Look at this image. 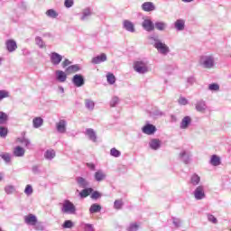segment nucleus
Segmentation results:
<instances>
[{
	"label": "nucleus",
	"mask_w": 231,
	"mask_h": 231,
	"mask_svg": "<svg viewBox=\"0 0 231 231\" xmlns=\"http://www.w3.org/2000/svg\"><path fill=\"white\" fill-rule=\"evenodd\" d=\"M150 40L154 42L153 47L157 50L158 53H161V55H167L168 53H171L169 46L163 43L158 35L151 36Z\"/></svg>",
	"instance_id": "obj_1"
},
{
	"label": "nucleus",
	"mask_w": 231,
	"mask_h": 231,
	"mask_svg": "<svg viewBox=\"0 0 231 231\" xmlns=\"http://www.w3.org/2000/svg\"><path fill=\"white\" fill-rule=\"evenodd\" d=\"M199 64L204 69H212L216 64V60L212 54H204L199 57Z\"/></svg>",
	"instance_id": "obj_2"
},
{
	"label": "nucleus",
	"mask_w": 231,
	"mask_h": 231,
	"mask_svg": "<svg viewBox=\"0 0 231 231\" xmlns=\"http://www.w3.org/2000/svg\"><path fill=\"white\" fill-rule=\"evenodd\" d=\"M134 69L139 75H145V73H149V62L143 60L134 61Z\"/></svg>",
	"instance_id": "obj_3"
},
{
	"label": "nucleus",
	"mask_w": 231,
	"mask_h": 231,
	"mask_svg": "<svg viewBox=\"0 0 231 231\" xmlns=\"http://www.w3.org/2000/svg\"><path fill=\"white\" fill-rule=\"evenodd\" d=\"M61 212L62 214H76L77 208L71 201L65 200L61 207Z\"/></svg>",
	"instance_id": "obj_4"
},
{
	"label": "nucleus",
	"mask_w": 231,
	"mask_h": 231,
	"mask_svg": "<svg viewBox=\"0 0 231 231\" xmlns=\"http://www.w3.org/2000/svg\"><path fill=\"white\" fill-rule=\"evenodd\" d=\"M193 196L195 199H197V201L205 199V198L207 197V195L205 194V187L198 186L193 191Z\"/></svg>",
	"instance_id": "obj_5"
},
{
	"label": "nucleus",
	"mask_w": 231,
	"mask_h": 231,
	"mask_svg": "<svg viewBox=\"0 0 231 231\" xmlns=\"http://www.w3.org/2000/svg\"><path fill=\"white\" fill-rule=\"evenodd\" d=\"M156 131H158V129L151 123H147L145 126L142 128V133H143V134H147L148 136L154 134Z\"/></svg>",
	"instance_id": "obj_6"
},
{
	"label": "nucleus",
	"mask_w": 231,
	"mask_h": 231,
	"mask_svg": "<svg viewBox=\"0 0 231 231\" xmlns=\"http://www.w3.org/2000/svg\"><path fill=\"white\" fill-rule=\"evenodd\" d=\"M72 84H74L76 88H82V86L86 84V79H84L82 74H76L72 78Z\"/></svg>",
	"instance_id": "obj_7"
},
{
	"label": "nucleus",
	"mask_w": 231,
	"mask_h": 231,
	"mask_svg": "<svg viewBox=\"0 0 231 231\" xmlns=\"http://www.w3.org/2000/svg\"><path fill=\"white\" fill-rule=\"evenodd\" d=\"M51 62L53 66H59L62 62V55L57 52H51L50 55Z\"/></svg>",
	"instance_id": "obj_8"
},
{
	"label": "nucleus",
	"mask_w": 231,
	"mask_h": 231,
	"mask_svg": "<svg viewBox=\"0 0 231 231\" xmlns=\"http://www.w3.org/2000/svg\"><path fill=\"white\" fill-rule=\"evenodd\" d=\"M149 116L151 118H162V116H165V112L158 107H154L149 112Z\"/></svg>",
	"instance_id": "obj_9"
},
{
	"label": "nucleus",
	"mask_w": 231,
	"mask_h": 231,
	"mask_svg": "<svg viewBox=\"0 0 231 231\" xmlns=\"http://www.w3.org/2000/svg\"><path fill=\"white\" fill-rule=\"evenodd\" d=\"M180 160L185 163V165H189L190 163V152L182 150L179 154Z\"/></svg>",
	"instance_id": "obj_10"
},
{
	"label": "nucleus",
	"mask_w": 231,
	"mask_h": 231,
	"mask_svg": "<svg viewBox=\"0 0 231 231\" xmlns=\"http://www.w3.org/2000/svg\"><path fill=\"white\" fill-rule=\"evenodd\" d=\"M195 108L196 111H198L199 113H205V111H207V103L205 102V100L200 99L197 101Z\"/></svg>",
	"instance_id": "obj_11"
},
{
	"label": "nucleus",
	"mask_w": 231,
	"mask_h": 231,
	"mask_svg": "<svg viewBox=\"0 0 231 231\" xmlns=\"http://www.w3.org/2000/svg\"><path fill=\"white\" fill-rule=\"evenodd\" d=\"M6 50L9 53H13L17 50V42L14 40H7L5 42Z\"/></svg>",
	"instance_id": "obj_12"
},
{
	"label": "nucleus",
	"mask_w": 231,
	"mask_h": 231,
	"mask_svg": "<svg viewBox=\"0 0 231 231\" xmlns=\"http://www.w3.org/2000/svg\"><path fill=\"white\" fill-rule=\"evenodd\" d=\"M80 69H82V68L79 64L70 65L65 69V73L67 75H73V73H78Z\"/></svg>",
	"instance_id": "obj_13"
},
{
	"label": "nucleus",
	"mask_w": 231,
	"mask_h": 231,
	"mask_svg": "<svg viewBox=\"0 0 231 231\" xmlns=\"http://www.w3.org/2000/svg\"><path fill=\"white\" fill-rule=\"evenodd\" d=\"M142 26L146 32H152L154 30V23L150 19L143 20Z\"/></svg>",
	"instance_id": "obj_14"
},
{
	"label": "nucleus",
	"mask_w": 231,
	"mask_h": 231,
	"mask_svg": "<svg viewBox=\"0 0 231 231\" xmlns=\"http://www.w3.org/2000/svg\"><path fill=\"white\" fill-rule=\"evenodd\" d=\"M192 124V118L189 116H186L182 118L180 128V129H189V126Z\"/></svg>",
	"instance_id": "obj_15"
},
{
	"label": "nucleus",
	"mask_w": 231,
	"mask_h": 231,
	"mask_svg": "<svg viewBox=\"0 0 231 231\" xmlns=\"http://www.w3.org/2000/svg\"><path fill=\"white\" fill-rule=\"evenodd\" d=\"M107 60V55L106 53H102L101 55H97L91 60L92 64H100L101 62H106Z\"/></svg>",
	"instance_id": "obj_16"
},
{
	"label": "nucleus",
	"mask_w": 231,
	"mask_h": 231,
	"mask_svg": "<svg viewBox=\"0 0 231 231\" xmlns=\"http://www.w3.org/2000/svg\"><path fill=\"white\" fill-rule=\"evenodd\" d=\"M123 27L125 28V30H126V32H130L131 33H134V32L136 31L134 29V23H133V22L129 20H125L123 22Z\"/></svg>",
	"instance_id": "obj_17"
},
{
	"label": "nucleus",
	"mask_w": 231,
	"mask_h": 231,
	"mask_svg": "<svg viewBox=\"0 0 231 231\" xmlns=\"http://www.w3.org/2000/svg\"><path fill=\"white\" fill-rule=\"evenodd\" d=\"M24 223H26V225H31L32 226H33L37 224V217H35V215L33 214H29L28 216L24 217Z\"/></svg>",
	"instance_id": "obj_18"
},
{
	"label": "nucleus",
	"mask_w": 231,
	"mask_h": 231,
	"mask_svg": "<svg viewBox=\"0 0 231 231\" xmlns=\"http://www.w3.org/2000/svg\"><path fill=\"white\" fill-rule=\"evenodd\" d=\"M66 125H68V123L66 120L61 119L59 121V123L56 124V129L58 133L64 134L66 133Z\"/></svg>",
	"instance_id": "obj_19"
},
{
	"label": "nucleus",
	"mask_w": 231,
	"mask_h": 231,
	"mask_svg": "<svg viewBox=\"0 0 231 231\" xmlns=\"http://www.w3.org/2000/svg\"><path fill=\"white\" fill-rule=\"evenodd\" d=\"M76 181L80 189H88V187H89V181L84 177L76 178Z\"/></svg>",
	"instance_id": "obj_20"
},
{
	"label": "nucleus",
	"mask_w": 231,
	"mask_h": 231,
	"mask_svg": "<svg viewBox=\"0 0 231 231\" xmlns=\"http://www.w3.org/2000/svg\"><path fill=\"white\" fill-rule=\"evenodd\" d=\"M142 8L143 12H153V10H156V6H154L152 2H144L142 5Z\"/></svg>",
	"instance_id": "obj_21"
},
{
	"label": "nucleus",
	"mask_w": 231,
	"mask_h": 231,
	"mask_svg": "<svg viewBox=\"0 0 231 231\" xmlns=\"http://www.w3.org/2000/svg\"><path fill=\"white\" fill-rule=\"evenodd\" d=\"M174 28L175 30H177V32H183V30H185V20H176V22L174 23Z\"/></svg>",
	"instance_id": "obj_22"
},
{
	"label": "nucleus",
	"mask_w": 231,
	"mask_h": 231,
	"mask_svg": "<svg viewBox=\"0 0 231 231\" xmlns=\"http://www.w3.org/2000/svg\"><path fill=\"white\" fill-rule=\"evenodd\" d=\"M149 145L153 151H158V149L162 147V141H160V139H152Z\"/></svg>",
	"instance_id": "obj_23"
},
{
	"label": "nucleus",
	"mask_w": 231,
	"mask_h": 231,
	"mask_svg": "<svg viewBox=\"0 0 231 231\" xmlns=\"http://www.w3.org/2000/svg\"><path fill=\"white\" fill-rule=\"evenodd\" d=\"M56 79L59 82H64L68 79V74L62 70H56Z\"/></svg>",
	"instance_id": "obj_24"
},
{
	"label": "nucleus",
	"mask_w": 231,
	"mask_h": 231,
	"mask_svg": "<svg viewBox=\"0 0 231 231\" xmlns=\"http://www.w3.org/2000/svg\"><path fill=\"white\" fill-rule=\"evenodd\" d=\"M91 8L87 7L82 11L80 21H88L91 17Z\"/></svg>",
	"instance_id": "obj_25"
},
{
	"label": "nucleus",
	"mask_w": 231,
	"mask_h": 231,
	"mask_svg": "<svg viewBox=\"0 0 231 231\" xmlns=\"http://www.w3.org/2000/svg\"><path fill=\"white\" fill-rule=\"evenodd\" d=\"M86 134L88 136V139L91 140V142H97V133L93 128H88L86 130Z\"/></svg>",
	"instance_id": "obj_26"
},
{
	"label": "nucleus",
	"mask_w": 231,
	"mask_h": 231,
	"mask_svg": "<svg viewBox=\"0 0 231 231\" xmlns=\"http://www.w3.org/2000/svg\"><path fill=\"white\" fill-rule=\"evenodd\" d=\"M24 148L21 146H16L13 152L14 155L16 156L17 158H23V156H24Z\"/></svg>",
	"instance_id": "obj_27"
},
{
	"label": "nucleus",
	"mask_w": 231,
	"mask_h": 231,
	"mask_svg": "<svg viewBox=\"0 0 231 231\" xmlns=\"http://www.w3.org/2000/svg\"><path fill=\"white\" fill-rule=\"evenodd\" d=\"M94 178L96 181H99V182L104 181V180H106V173H104L102 170H99L95 172Z\"/></svg>",
	"instance_id": "obj_28"
},
{
	"label": "nucleus",
	"mask_w": 231,
	"mask_h": 231,
	"mask_svg": "<svg viewBox=\"0 0 231 231\" xmlns=\"http://www.w3.org/2000/svg\"><path fill=\"white\" fill-rule=\"evenodd\" d=\"M209 163L213 167H217L221 163V158H219V156L214 154V155L211 156Z\"/></svg>",
	"instance_id": "obj_29"
},
{
	"label": "nucleus",
	"mask_w": 231,
	"mask_h": 231,
	"mask_svg": "<svg viewBox=\"0 0 231 231\" xmlns=\"http://www.w3.org/2000/svg\"><path fill=\"white\" fill-rule=\"evenodd\" d=\"M93 192V188H83V189L79 192V197L84 199V198H88Z\"/></svg>",
	"instance_id": "obj_30"
},
{
	"label": "nucleus",
	"mask_w": 231,
	"mask_h": 231,
	"mask_svg": "<svg viewBox=\"0 0 231 231\" xmlns=\"http://www.w3.org/2000/svg\"><path fill=\"white\" fill-rule=\"evenodd\" d=\"M42 124H44V120L42 117H35L32 120L34 129H39V127H42Z\"/></svg>",
	"instance_id": "obj_31"
},
{
	"label": "nucleus",
	"mask_w": 231,
	"mask_h": 231,
	"mask_svg": "<svg viewBox=\"0 0 231 231\" xmlns=\"http://www.w3.org/2000/svg\"><path fill=\"white\" fill-rule=\"evenodd\" d=\"M201 181V178L194 173L193 175H191L190 177V183L191 185H193L194 187L198 186V184Z\"/></svg>",
	"instance_id": "obj_32"
},
{
	"label": "nucleus",
	"mask_w": 231,
	"mask_h": 231,
	"mask_svg": "<svg viewBox=\"0 0 231 231\" xmlns=\"http://www.w3.org/2000/svg\"><path fill=\"white\" fill-rule=\"evenodd\" d=\"M102 210V206L99 204H92L89 208V212L91 214H97V212H100Z\"/></svg>",
	"instance_id": "obj_33"
},
{
	"label": "nucleus",
	"mask_w": 231,
	"mask_h": 231,
	"mask_svg": "<svg viewBox=\"0 0 231 231\" xmlns=\"http://www.w3.org/2000/svg\"><path fill=\"white\" fill-rule=\"evenodd\" d=\"M45 14L47 17H50L51 19H57V17H59V13H57V11L54 9H49Z\"/></svg>",
	"instance_id": "obj_34"
},
{
	"label": "nucleus",
	"mask_w": 231,
	"mask_h": 231,
	"mask_svg": "<svg viewBox=\"0 0 231 231\" xmlns=\"http://www.w3.org/2000/svg\"><path fill=\"white\" fill-rule=\"evenodd\" d=\"M85 106L88 111H93V109H95V101L91 99H85Z\"/></svg>",
	"instance_id": "obj_35"
},
{
	"label": "nucleus",
	"mask_w": 231,
	"mask_h": 231,
	"mask_svg": "<svg viewBox=\"0 0 231 231\" xmlns=\"http://www.w3.org/2000/svg\"><path fill=\"white\" fill-rule=\"evenodd\" d=\"M154 28L159 30V32H163L167 28V24L164 22H156L154 24Z\"/></svg>",
	"instance_id": "obj_36"
},
{
	"label": "nucleus",
	"mask_w": 231,
	"mask_h": 231,
	"mask_svg": "<svg viewBox=\"0 0 231 231\" xmlns=\"http://www.w3.org/2000/svg\"><path fill=\"white\" fill-rule=\"evenodd\" d=\"M46 160H53L55 158V150H47L44 153Z\"/></svg>",
	"instance_id": "obj_37"
},
{
	"label": "nucleus",
	"mask_w": 231,
	"mask_h": 231,
	"mask_svg": "<svg viewBox=\"0 0 231 231\" xmlns=\"http://www.w3.org/2000/svg\"><path fill=\"white\" fill-rule=\"evenodd\" d=\"M17 142H19V143H23L25 147L30 148V145H32V142H30L29 139L22 137V138H18Z\"/></svg>",
	"instance_id": "obj_38"
},
{
	"label": "nucleus",
	"mask_w": 231,
	"mask_h": 231,
	"mask_svg": "<svg viewBox=\"0 0 231 231\" xmlns=\"http://www.w3.org/2000/svg\"><path fill=\"white\" fill-rule=\"evenodd\" d=\"M5 192L10 196L12 194H14V192H15V186L14 185H7L5 187Z\"/></svg>",
	"instance_id": "obj_39"
},
{
	"label": "nucleus",
	"mask_w": 231,
	"mask_h": 231,
	"mask_svg": "<svg viewBox=\"0 0 231 231\" xmlns=\"http://www.w3.org/2000/svg\"><path fill=\"white\" fill-rule=\"evenodd\" d=\"M106 80L108 82V84H110L111 86H113V84H115L116 82V78L115 77V74L113 73H108L106 75Z\"/></svg>",
	"instance_id": "obj_40"
},
{
	"label": "nucleus",
	"mask_w": 231,
	"mask_h": 231,
	"mask_svg": "<svg viewBox=\"0 0 231 231\" xmlns=\"http://www.w3.org/2000/svg\"><path fill=\"white\" fill-rule=\"evenodd\" d=\"M0 157L2 158V160H4V162H5V163H10V162H12V157L8 152L2 153Z\"/></svg>",
	"instance_id": "obj_41"
},
{
	"label": "nucleus",
	"mask_w": 231,
	"mask_h": 231,
	"mask_svg": "<svg viewBox=\"0 0 231 231\" xmlns=\"http://www.w3.org/2000/svg\"><path fill=\"white\" fill-rule=\"evenodd\" d=\"M110 154L114 157V158H120V156L122 155V152L120 151H118L116 148H112L110 150Z\"/></svg>",
	"instance_id": "obj_42"
},
{
	"label": "nucleus",
	"mask_w": 231,
	"mask_h": 231,
	"mask_svg": "<svg viewBox=\"0 0 231 231\" xmlns=\"http://www.w3.org/2000/svg\"><path fill=\"white\" fill-rule=\"evenodd\" d=\"M8 121V115H6V113L5 112H0V124H6V122Z\"/></svg>",
	"instance_id": "obj_43"
},
{
	"label": "nucleus",
	"mask_w": 231,
	"mask_h": 231,
	"mask_svg": "<svg viewBox=\"0 0 231 231\" xmlns=\"http://www.w3.org/2000/svg\"><path fill=\"white\" fill-rule=\"evenodd\" d=\"M6 136H8V128L0 126V137L6 138Z\"/></svg>",
	"instance_id": "obj_44"
},
{
	"label": "nucleus",
	"mask_w": 231,
	"mask_h": 231,
	"mask_svg": "<svg viewBox=\"0 0 231 231\" xmlns=\"http://www.w3.org/2000/svg\"><path fill=\"white\" fill-rule=\"evenodd\" d=\"M35 42L37 44V46H39V48H45L46 45L44 44V41H42V38H41L40 36H37L35 38Z\"/></svg>",
	"instance_id": "obj_45"
},
{
	"label": "nucleus",
	"mask_w": 231,
	"mask_h": 231,
	"mask_svg": "<svg viewBox=\"0 0 231 231\" xmlns=\"http://www.w3.org/2000/svg\"><path fill=\"white\" fill-rule=\"evenodd\" d=\"M122 207H124V201H122L120 199L115 200L114 208H116V210H120V209H122Z\"/></svg>",
	"instance_id": "obj_46"
},
{
	"label": "nucleus",
	"mask_w": 231,
	"mask_h": 231,
	"mask_svg": "<svg viewBox=\"0 0 231 231\" xmlns=\"http://www.w3.org/2000/svg\"><path fill=\"white\" fill-rule=\"evenodd\" d=\"M24 194H26V196H32V194H33V188L32 187V185L28 184L25 187Z\"/></svg>",
	"instance_id": "obj_47"
},
{
	"label": "nucleus",
	"mask_w": 231,
	"mask_h": 231,
	"mask_svg": "<svg viewBox=\"0 0 231 231\" xmlns=\"http://www.w3.org/2000/svg\"><path fill=\"white\" fill-rule=\"evenodd\" d=\"M73 221L71 220H65L62 224V228H73Z\"/></svg>",
	"instance_id": "obj_48"
},
{
	"label": "nucleus",
	"mask_w": 231,
	"mask_h": 231,
	"mask_svg": "<svg viewBox=\"0 0 231 231\" xmlns=\"http://www.w3.org/2000/svg\"><path fill=\"white\" fill-rule=\"evenodd\" d=\"M120 102L118 97H114L110 100V107H116V105Z\"/></svg>",
	"instance_id": "obj_49"
},
{
	"label": "nucleus",
	"mask_w": 231,
	"mask_h": 231,
	"mask_svg": "<svg viewBox=\"0 0 231 231\" xmlns=\"http://www.w3.org/2000/svg\"><path fill=\"white\" fill-rule=\"evenodd\" d=\"M209 91H219V85L217 83H212L208 86Z\"/></svg>",
	"instance_id": "obj_50"
},
{
	"label": "nucleus",
	"mask_w": 231,
	"mask_h": 231,
	"mask_svg": "<svg viewBox=\"0 0 231 231\" xmlns=\"http://www.w3.org/2000/svg\"><path fill=\"white\" fill-rule=\"evenodd\" d=\"M172 223L175 228H180L181 226V220L180 218L172 217Z\"/></svg>",
	"instance_id": "obj_51"
},
{
	"label": "nucleus",
	"mask_w": 231,
	"mask_h": 231,
	"mask_svg": "<svg viewBox=\"0 0 231 231\" xmlns=\"http://www.w3.org/2000/svg\"><path fill=\"white\" fill-rule=\"evenodd\" d=\"M178 102H179L180 106H187V104H189V100L187 98H185L184 97H180L178 99Z\"/></svg>",
	"instance_id": "obj_52"
},
{
	"label": "nucleus",
	"mask_w": 231,
	"mask_h": 231,
	"mask_svg": "<svg viewBox=\"0 0 231 231\" xmlns=\"http://www.w3.org/2000/svg\"><path fill=\"white\" fill-rule=\"evenodd\" d=\"M8 97H10L8 91L0 90V100H3V98H8Z\"/></svg>",
	"instance_id": "obj_53"
},
{
	"label": "nucleus",
	"mask_w": 231,
	"mask_h": 231,
	"mask_svg": "<svg viewBox=\"0 0 231 231\" xmlns=\"http://www.w3.org/2000/svg\"><path fill=\"white\" fill-rule=\"evenodd\" d=\"M99 198H102V194L98 191H94L91 194V199H98Z\"/></svg>",
	"instance_id": "obj_54"
},
{
	"label": "nucleus",
	"mask_w": 231,
	"mask_h": 231,
	"mask_svg": "<svg viewBox=\"0 0 231 231\" xmlns=\"http://www.w3.org/2000/svg\"><path fill=\"white\" fill-rule=\"evenodd\" d=\"M128 231H137L138 230V226L136 223H132L127 228Z\"/></svg>",
	"instance_id": "obj_55"
},
{
	"label": "nucleus",
	"mask_w": 231,
	"mask_h": 231,
	"mask_svg": "<svg viewBox=\"0 0 231 231\" xmlns=\"http://www.w3.org/2000/svg\"><path fill=\"white\" fill-rule=\"evenodd\" d=\"M33 226L35 230H40V231L44 230V226L41 222H36V224Z\"/></svg>",
	"instance_id": "obj_56"
},
{
	"label": "nucleus",
	"mask_w": 231,
	"mask_h": 231,
	"mask_svg": "<svg viewBox=\"0 0 231 231\" xmlns=\"http://www.w3.org/2000/svg\"><path fill=\"white\" fill-rule=\"evenodd\" d=\"M208 220L210 221V223H214L215 225L217 223V218H216L214 215H208Z\"/></svg>",
	"instance_id": "obj_57"
},
{
	"label": "nucleus",
	"mask_w": 231,
	"mask_h": 231,
	"mask_svg": "<svg viewBox=\"0 0 231 231\" xmlns=\"http://www.w3.org/2000/svg\"><path fill=\"white\" fill-rule=\"evenodd\" d=\"M84 230L85 231H95V228L93 227V225H91V224H85Z\"/></svg>",
	"instance_id": "obj_58"
},
{
	"label": "nucleus",
	"mask_w": 231,
	"mask_h": 231,
	"mask_svg": "<svg viewBox=\"0 0 231 231\" xmlns=\"http://www.w3.org/2000/svg\"><path fill=\"white\" fill-rule=\"evenodd\" d=\"M74 2L73 0H65L64 2V5L66 8H71V6H73Z\"/></svg>",
	"instance_id": "obj_59"
},
{
	"label": "nucleus",
	"mask_w": 231,
	"mask_h": 231,
	"mask_svg": "<svg viewBox=\"0 0 231 231\" xmlns=\"http://www.w3.org/2000/svg\"><path fill=\"white\" fill-rule=\"evenodd\" d=\"M71 64V61L68 59H65L62 63H61V66L62 68H68V66H70Z\"/></svg>",
	"instance_id": "obj_60"
},
{
	"label": "nucleus",
	"mask_w": 231,
	"mask_h": 231,
	"mask_svg": "<svg viewBox=\"0 0 231 231\" xmlns=\"http://www.w3.org/2000/svg\"><path fill=\"white\" fill-rule=\"evenodd\" d=\"M187 82H188V84H190V86H192V84H194V82H196V78L189 77V78H188Z\"/></svg>",
	"instance_id": "obj_61"
},
{
	"label": "nucleus",
	"mask_w": 231,
	"mask_h": 231,
	"mask_svg": "<svg viewBox=\"0 0 231 231\" xmlns=\"http://www.w3.org/2000/svg\"><path fill=\"white\" fill-rule=\"evenodd\" d=\"M87 167H88V169H90V171H95V169H96V166L93 162H88Z\"/></svg>",
	"instance_id": "obj_62"
},
{
	"label": "nucleus",
	"mask_w": 231,
	"mask_h": 231,
	"mask_svg": "<svg viewBox=\"0 0 231 231\" xmlns=\"http://www.w3.org/2000/svg\"><path fill=\"white\" fill-rule=\"evenodd\" d=\"M171 121H172V122H177V120H178V118H177L176 116H174V115H172V116H171Z\"/></svg>",
	"instance_id": "obj_63"
},
{
	"label": "nucleus",
	"mask_w": 231,
	"mask_h": 231,
	"mask_svg": "<svg viewBox=\"0 0 231 231\" xmlns=\"http://www.w3.org/2000/svg\"><path fill=\"white\" fill-rule=\"evenodd\" d=\"M39 171V167L33 166L32 167V172H38Z\"/></svg>",
	"instance_id": "obj_64"
}]
</instances>
